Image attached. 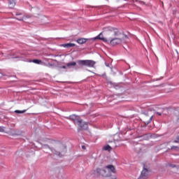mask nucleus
<instances>
[{"label":"nucleus","instance_id":"f257e3e1","mask_svg":"<svg viewBox=\"0 0 179 179\" xmlns=\"http://www.w3.org/2000/svg\"><path fill=\"white\" fill-rule=\"evenodd\" d=\"M64 153H66V147L64 144H57L55 148H53V155H57V156H62Z\"/></svg>","mask_w":179,"mask_h":179},{"label":"nucleus","instance_id":"f03ea898","mask_svg":"<svg viewBox=\"0 0 179 179\" xmlns=\"http://www.w3.org/2000/svg\"><path fill=\"white\" fill-rule=\"evenodd\" d=\"M94 174L96 177H111L107 169L98 168L94 171Z\"/></svg>","mask_w":179,"mask_h":179},{"label":"nucleus","instance_id":"7ed1b4c3","mask_svg":"<svg viewBox=\"0 0 179 179\" xmlns=\"http://www.w3.org/2000/svg\"><path fill=\"white\" fill-rule=\"evenodd\" d=\"M77 64L79 66H88L89 68H93L96 65V62L93 60H77Z\"/></svg>","mask_w":179,"mask_h":179},{"label":"nucleus","instance_id":"20e7f679","mask_svg":"<svg viewBox=\"0 0 179 179\" xmlns=\"http://www.w3.org/2000/svg\"><path fill=\"white\" fill-rule=\"evenodd\" d=\"M69 120L73 121L74 124H77L78 125H80L82 124V119H80V117L76 115H71L69 116Z\"/></svg>","mask_w":179,"mask_h":179},{"label":"nucleus","instance_id":"39448f33","mask_svg":"<svg viewBox=\"0 0 179 179\" xmlns=\"http://www.w3.org/2000/svg\"><path fill=\"white\" fill-rule=\"evenodd\" d=\"M121 43H122V39L120 38H112L109 41L110 45H118V44H121Z\"/></svg>","mask_w":179,"mask_h":179},{"label":"nucleus","instance_id":"423d86ee","mask_svg":"<svg viewBox=\"0 0 179 179\" xmlns=\"http://www.w3.org/2000/svg\"><path fill=\"white\" fill-rule=\"evenodd\" d=\"M105 169L108 170V172L111 176L112 174H115V167L113 165H107Z\"/></svg>","mask_w":179,"mask_h":179},{"label":"nucleus","instance_id":"0eeeda50","mask_svg":"<svg viewBox=\"0 0 179 179\" xmlns=\"http://www.w3.org/2000/svg\"><path fill=\"white\" fill-rule=\"evenodd\" d=\"M31 15L27 14L24 15L22 17H16L17 20H20V22H27V19H31Z\"/></svg>","mask_w":179,"mask_h":179},{"label":"nucleus","instance_id":"6e6552de","mask_svg":"<svg viewBox=\"0 0 179 179\" xmlns=\"http://www.w3.org/2000/svg\"><path fill=\"white\" fill-rule=\"evenodd\" d=\"M148 177V169L144 168L141 171L140 179H146Z\"/></svg>","mask_w":179,"mask_h":179},{"label":"nucleus","instance_id":"1a4fd4ad","mask_svg":"<svg viewBox=\"0 0 179 179\" xmlns=\"http://www.w3.org/2000/svg\"><path fill=\"white\" fill-rule=\"evenodd\" d=\"M78 127H80V129H78V132L79 131H80V129H83L84 131H86V129H87L88 128L87 123L83 122V120H81V124L80 125H78Z\"/></svg>","mask_w":179,"mask_h":179},{"label":"nucleus","instance_id":"9d476101","mask_svg":"<svg viewBox=\"0 0 179 179\" xmlns=\"http://www.w3.org/2000/svg\"><path fill=\"white\" fill-rule=\"evenodd\" d=\"M42 145V149H45V150H49L52 153H54V148L50 147L48 144H41Z\"/></svg>","mask_w":179,"mask_h":179},{"label":"nucleus","instance_id":"9b49d317","mask_svg":"<svg viewBox=\"0 0 179 179\" xmlns=\"http://www.w3.org/2000/svg\"><path fill=\"white\" fill-rule=\"evenodd\" d=\"M102 34H100L99 35H98L97 36H96L94 39V40H101L102 41H103L104 43H108V40H107V38H104V37H101Z\"/></svg>","mask_w":179,"mask_h":179},{"label":"nucleus","instance_id":"f8f14e48","mask_svg":"<svg viewBox=\"0 0 179 179\" xmlns=\"http://www.w3.org/2000/svg\"><path fill=\"white\" fill-rule=\"evenodd\" d=\"M87 41V38H80L76 40V43H78V44H85Z\"/></svg>","mask_w":179,"mask_h":179},{"label":"nucleus","instance_id":"ddd939ff","mask_svg":"<svg viewBox=\"0 0 179 179\" xmlns=\"http://www.w3.org/2000/svg\"><path fill=\"white\" fill-rule=\"evenodd\" d=\"M15 5H16L15 0H8V6L10 9L15 8Z\"/></svg>","mask_w":179,"mask_h":179},{"label":"nucleus","instance_id":"4468645a","mask_svg":"<svg viewBox=\"0 0 179 179\" xmlns=\"http://www.w3.org/2000/svg\"><path fill=\"white\" fill-rule=\"evenodd\" d=\"M75 43H65L62 45L64 48H71V47H75Z\"/></svg>","mask_w":179,"mask_h":179},{"label":"nucleus","instance_id":"2eb2a0df","mask_svg":"<svg viewBox=\"0 0 179 179\" xmlns=\"http://www.w3.org/2000/svg\"><path fill=\"white\" fill-rule=\"evenodd\" d=\"M66 66L68 68H72V66H76V62H71L69 63H66Z\"/></svg>","mask_w":179,"mask_h":179},{"label":"nucleus","instance_id":"dca6fc26","mask_svg":"<svg viewBox=\"0 0 179 179\" xmlns=\"http://www.w3.org/2000/svg\"><path fill=\"white\" fill-rule=\"evenodd\" d=\"M13 58H17L18 61H24L25 62H27L29 61L27 59H25L24 57H22L20 56H17Z\"/></svg>","mask_w":179,"mask_h":179},{"label":"nucleus","instance_id":"f3484780","mask_svg":"<svg viewBox=\"0 0 179 179\" xmlns=\"http://www.w3.org/2000/svg\"><path fill=\"white\" fill-rule=\"evenodd\" d=\"M152 118H153V116H151L148 120H145L144 124L145 126L149 125L152 122Z\"/></svg>","mask_w":179,"mask_h":179},{"label":"nucleus","instance_id":"a211bd4d","mask_svg":"<svg viewBox=\"0 0 179 179\" xmlns=\"http://www.w3.org/2000/svg\"><path fill=\"white\" fill-rule=\"evenodd\" d=\"M168 166L172 169H176V170H179V166H176V164H169Z\"/></svg>","mask_w":179,"mask_h":179},{"label":"nucleus","instance_id":"6ab92c4d","mask_svg":"<svg viewBox=\"0 0 179 179\" xmlns=\"http://www.w3.org/2000/svg\"><path fill=\"white\" fill-rule=\"evenodd\" d=\"M103 149V150H108V152H110V150H113V148H111V146H110V145H105Z\"/></svg>","mask_w":179,"mask_h":179},{"label":"nucleus","instance_id":"aec40b11","mask_svg":"<svg viewBox=\"0 0 179 179\" xmlns=\"http://www.w3.org/2000/svg\"><path fill=\"white\" fill-rule=\"evenodd\" d=\"M29 62H34V64H41V60H38V59H33L32 61H29Z\"/></svg>","mask_w":179,"mask_h":179},{"label":"nucleus","instance_id":"412c9836","mask_svg":"<svg viewBox=\"0 0 179 179\" xmlns=\"http://www.w3.org/2000/svg\"><path fill=\"white\" fill-rule=\"evenodd\" d=\"M169 150H178V146L173 145L169 148Z\"/></svg>","mask_w":179,"mask_h":179},{"label":"nucleus","instance_id":"4be33fe9","mask_svg":"<svg viewBox=\"0 0 179 179\" xmlns=\"http://www.w3.org/2000/svg\"><path fill=\"white\" fill-rule=\"evenodd\" d=\"M15 113L16 114H23V113H26V110H15Z\"/></svg>","mask_w":179,"mask_h":179},{"label":"nucleus","instance_id":"5701e85b","mask_svg":"<svg viewBox=\"0 0 179 179\" xmlns=\"http://www.w3.org/2000/svg\"><path fill=\"white\" fill-rule=\"evenodd\" d=\"M173 143H179V136H177L176 139L173 141Z\"/></svg>","mask_w":179,"mask_h":179},{"label":"nucleus","instance_id":"b1692460","mask_svg":"<svg viewBox=\"0 0 179 179\" xmlns=\"http://www.w3.org/2000/svg\"><path fill=\"white\" fill-rule=\"evenodd\" d=\"M5 131V127L0 126V132H4Z\"/></svg>","mask_w":179,"mask_h":179},{"label":"nucleus","instance_id":"393cba45","mask_svg":"<svg viewBox=\"0 0 179 179\" xmlns=\"http://www.w3.org/2000/svg\"><path fill=\"white\" fill-rule=\"evenodd\" d=\"M23 15V13H20V12H17V13H15V16H20V15Z\"/></svg>","mask_w":179,"mask_h":179},{"label":"nucleus","instance_id":"a878e982","mask_svg":"<svg viewBox=\"0 0 179 179\" xmlns=\"http://www.w3.org/2000/svg\"><path fill=\"white\" fill-rule=\"evenodd\" d=\"M107 30H109L110 31H113V30H115V29L111 28V27H108Z\"/></svg>","mask_w":179,"mask_h":179},{"label":"nucleus","instance_id":"bb28decb","mask_svg":"<svg viewBox=\"0 0 179 179\" xmlns=\"http://www.w3.org/2000/svg\"><path fill=\"white\" fill-rule=\"evenodd\" d=\"M81 148L83 150H86V146L82 145Z\"/></svg>","mask_w":179,"mask_h":179},{"label":"nucleus","instance_id":"cd10ccee","mask_svg":"<svg viewBox=\"0 0 179 179\" xmlns=\"http://www.w3.org/2000/svg\"><path fill=\"white\" fill-rule=\"evenodd\" d=\"M114 36H118V31H115L114 32Z\"/></svg>","mask_w":179,"mask_h":179},{"label":"nucleus","instance_id":"c85d7f7f","mask_svg":"<svg viewBox=\"0 0 179 179\" xmlns=\"http://www.w3.org/2000/svg\"><path fill=\"white\" fill-rule=\"evenodd\" d=\"M140 3H141V5H145V1H140Z\"/></svg>","mask_w":179,"mask_h":179},{"label":"nucleus","instance_id":"c756f323","mask_svg":"<svg viewBox=\"0 0 179 179\" xmlns=\"http://www.w3.org/2000/svg\"><path fill=\"white\" fill-rule=\"evenodd\" d=\"M62 68L63 69H66V66H62Z\"/></svg>","mask_w":179,"mask_h":179},{"label":"nucleus","instance_id":"7c9ffc66","mask_svg":"<svg viewBox=\"0 0 179 179\" xmlns=\"http://www.w3.org/2000/svg\"><path fill=\"white\" fill-rule=\"evenodd\" d=\"M48 65L49 66H54V64H49Z\"/></svg>","mask_w":179,"mask_h":179},{"label":"nucleus","instance_id":"2f4dec72","mask_svg":"<svg viewBox=\"0 0 179 179\" xmlns=\"http://www.w3.org/2000/svg\"><path fill=\"white\" fill-rule=\"evenodd\" d=\"M106 66L110 67V64H106Z\"/></svg>","mask_w":179,"mask_h":179},{"label":"nucleus","instance_id":"473e14b6","mask_svg":"<svg viewBox=\"0 0 179 179\" xmlns=\"http://www.w3.org/2000/svg\"><path fill=\"white\" fill-rule=\"evenodd\" d=\"M157 114L159 115H162V113H160L159 112H157Z\"/></svg>","mask_w":179,"mask_h":179},{"label":"nucleus","instance_id":"72a5a7b5","mask_svg":"<svg viewBox=\"0 0 179 179\" xmlns=\"http://www.w3.org/2000/svg\"><path fill=\"white\" fill-rule=\"evenodd\" d=\"M176 51L177 54H178V50H176Z\"/></svg>","mask_w":179,"mask_h":179},{"label":"nucleus","instance_id":"f704fd0d","mask_svg":"<svg viewBox=\"0 0 179 179\" xmlns=\"http://www.w3.org/2000/svg\"><path fill=\"white\" fill-rule=\"evenodd\" d=\"M1 76H2V74L0 73V78H1Z\"/></svg>","mask_w":179,"mask_h":179},{"label":"nucleus","instance_id":"c9c22d12","mask_svg":"<svg viewBox=\"0 0 179 179\" xmlns=\"http://www.w3.org/2000/svg\"><path fill=\"white\" fill-rule=\"evenodd\" d=\"M106 76V74L102 75V76Z\"/></svg>","mask_w":179,"mask_h":179},{"label":"nucleus","instance_id":"e433bc0d","mask_svg":"<svg viewBox=\"0 0 179 179\" xmlns=\"http://www.w3.org/2000/svg\"><path fill=\"white\" fill-rule=\"evenodd\" d=\"M148 117V115H145V118Z\"/></svg>","mask_w":179,"mask_h":179},{"label":"nucleus","instance_id":"4c0bfd02","mask_svg":"<svg viewBox=\"0 0 179 179\" xmlns=\"http://www.w3.org/2000/svg\"><path fill=\"white\" fill-rule=\"evenodd\" d=\"M114 179H117V178H114Z\"/></svg>","mask_w":179,"mask_h":179}]
</instances>
